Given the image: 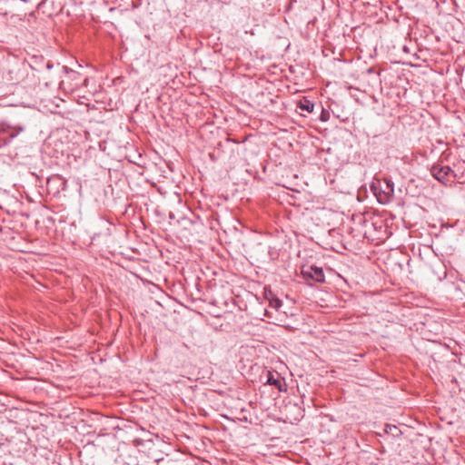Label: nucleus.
<instances>
[{
  "mask_svg": "<svg viewBox=\"0 0 465 465\" xmlns=\"http://www.w3.org/2000/svg\"><path fill=\"white\" fill-rule=\"evenodd\" d=\"M384 187H382L381 183H379L378 185L372 184L371 190L374 194L377 196L378 201L381 203H386L390 198L393 195L394 193V184L391 180L385 179Z\"/></svg>",
  "mask_w": 465,
  "mask_h": 465,
  "instance_id": "f257e3e1",
  "label": "nucleus"
},
{
  "mask_svg": "<svg viewBox=\"0 0 465 465\" xmlns=\"http://www.w3.org/2000/svg\"><path fill=\"white\" fill-rule=\"evenodd\" d=\"M23 131L24 127L22 126H11L5 123L0 124V148L6 145Z\"/></svg>",
  "mask_w": 465,
  "mask_h": 465,
  "instance_id": "f03ea898",
  "label": "nucleus"
},
{
  "mask_svg": "<svg viewBox=\"0 0 465 465\" xmlns=\"http://www.w3.org/2000/svg\"><path fill=\"white\" fill-rule=\"evenodd\" d=\"M430 173L435 179L445 185L450 182V178L456 176L454 171L450 166L440 164L432 165Z\"/></svg>",
  "mask_w": 465,
  "mask_h": 465,
  "instance_id": "7ed1b4c3",
  "label": "nucleus"
},
{
  "mask_svg": "<svg viewBox=\"0 0 465 465\" xmlns=\"http://www.w3.org/2000/svg\"><path fill=\"white\" fill-rule=\"evenodd\" d=\"M301 274L305 280L316 282H324L325 275L322 267L316 265H304L301 269Z\"/></svg>",
  "mask_w": 465,
  "mask_h": 465,
  "instance_id": "20e7f679",
  "label": "nucleus"
},
{
  "mask_svg": "<svg viewBox=\"0 0 465 465\" xmlns=\"http://www.w3.org/2000/svg\"><path fill=\"white\" fill-rule=\"evenodd\" d=\"M266 383L276 387L280 391H285V381L278 372L267 371Z\"/></svg>",
  "mask_w": 465,
  "mask_h": 465,
  "instance_id": "39448f33",
  "label": "nucleus"
},
{
  "mask_svg": "<svg viewBox=\"0 0 465 465\" xmlns=\"http://www.w3.org/2000/svg\"><path fill=\"white\" fill-rule=\"evenodd\" d=\"M384 431L386 434L391 435L394 438H397L401 434V430L396 425L392 424H386Z\"/></svg>",
  "mask_w": 465,
  "mask_h": 465,
  "instance_id": "423d86ee",
  "label": "nucleus"
},
{
  "mask_svg": "<svg viewBox=\"0 0 465 465\" xmlns=\"http://www.w3.org/2000/svg\"><path fill=\"white\" fill-rule=\"evenodd\" d=\"M300 108L302 111L312 113V112H313L314 104L312 103H311L309 100H304L303 102H301Z\"/></svg>",
  "mask_w": 465,
  "mask_h": 465,
  "instance_id": "0eeeda50",
  "label": "nucleus"
},
{
  "mask_svg": "<svg viewBox=\"0 0 465 465\" xmlns=\"http://www.w3.org/2000/svg\"><path fill=\"white\" fill-rule=\"evenodd\" d=\"M274 303H275V307H280L282 305V302L279 299H276L274 301Z\"/></svg>",
  "mask_w": 465,
  "mask_h": 465,
  "instance_id": "6e6552de",
  "label": "nucleus"
}]
</instances>
